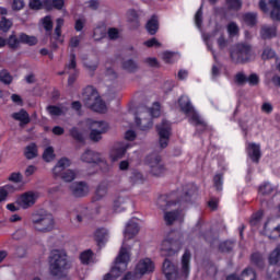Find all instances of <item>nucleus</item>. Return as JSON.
Instances as JSON below:
<instances>
[{
  "instance_id": "15",
  "label": "nucleus",
  "mask_w": 280,
  "mask_h": 280,
  "mask_svg": "<svg viewBox=\"0 0 280 280\" xmlns=\"http://www.w3.org/2000/svg\"><path fill=\"white\" fill-rule=\"evenodd\" d=\"M148 161L153 176H163L165 174V165L161 161V155L153 154L148 158Z\"/></svg>"
},
{
  "instance_id": "13",
  "label": "nucleus",
  "mask_w": 280,
  "mask_h": 280,
  "mask_svg": "<svg viewBox=\"0 0 280 280\" xmlns=\"http://www.w3.org/2000/svg\"><path fill=\"white\" fill-rule=\"evenodd\" d=\"M156 130L159 135L160 148H167L170 137H172V125L167 120H162L161 125L156 126Z\"/></svg>"
},
{
  "instance_id": "27",
  "label": "nucleus",
  "mask_w": 280,
  "mask_h": 280,
  "mask_svg": "<svg viewBox=\"0 0 280 280\" xmlns=\"http://www.w3.org/2000/svg\"><path fill=\"white\" fill-rule=\"evenodd\" d=\"M24 156L28 160L36 159V156H38V148L36 147V143H31L25 148Z\"/></svg>"
},
{
  "instance_id": "37",
  "label": "nucleus",
  "mask_w": 280,
  "mask_h": 280,
  "mask_svg": "<svg viewBox=\"0 0 280 280\" xmlns=\"http://www.w3.org/2000/svg\"><path fill=\"white\" fill-rule=\"evenodd\" d=\"M122 69L125 71H128V73H135V71H137L139 67L137 66V62H135V60L129 59L122 62Z\"/></svg>"
},
{
  "instance_id": "40",
  "label": "nucleus",
  "mask_w": 280,
  "mask_h": 280,
  "mask_svg": "<svg viewBox=\"0 0 280 280\" xmlns=\"http://www.w3.org/2000/svg\"><path fill=\"white\" fill-rule=\"evenodd\" d=\"M257 279V273L253 268H246L242 275H241V280H256Z\"/></svg>"
},
{
  "instance_id": "42",
  "label": "nucleus",
  "mask_w": 280,
  "mask_h": 280,
  "mask_svg": "<svg viewBox=\"0 0 280 280\" xmlns=\"http://www.w3.org/2000/svg\"><path fill=\"white\" fill-rule=\"evenodd\" d=\"M128 21L132 24L133 28L139 27V14L135 10L128 11Z\"/></svg>"
},
{
  "instance_id": "51",
  "label": "nucleus",
  "mask_w": 280,
  "mask_h": 280,
  "mask_svg": "<svg viewBox=\"0 0 280 280\" xmlns=\"http://www.w3.org/2000/svg\"><path fill=\"white\" fill-rule=\"evenodd\" d=\"M144 124L141 121V118L136 117V124L138 126V128H140V130H150V128H152V126L154 125L152 121H148L145 124V120H143Z\"/></svg>"
},
{
  "instance_id": "47",
  "label": "nucleus",
  "mask_w": 280,
  "mask_h": 280,
  "mask_svg": "<svg viewBox=\"0 0 280 280\" xmlns=\"http://www.w3.org/2000/svg\"><path fill=\"white\" fill-rule=\"evenodd\" d=\"M176 52H172V51H164L162 54V59L164 60V62H166V65H172V62H175L176 59Z\"/></svg>"
},
{
  "instance_id": "22",
  "label": "nucleus",
  "mask_w": 280,
  "mask_h": 280,
  "mask_svg": "<svg viewBox=\"0 0 280 280\" xmlns=\"http://www.w3.org/2000/svg\"><path fill=\"white\" fill-rule=\"evenodd\" d=\"M270 19L272 21H280V0H269Z\"/></svg>"
},
{
  "instance_id": "32",
  "label": "nucleus",
  "mask_w": 280,
  "mask_h": 280,
  "mask_svg": "<svg viewBox=\"0 0 280 280\" xmlns=\"http://www.w3.org/2000/svg\"><path fill=\"white\" fill-rule=\"evenodd\" d=\"M20 43H22L23 45H30L32 47L38 43V39L35 36H30L25 33H21Z\"/></svg>"
},
{
  "instance_id": "33",
  "label": "nucleus",
  "mask_w": 280,
  "mask_h": 280,
  "mask_svg": "<svg viewBox=\"0 0 280 280\" xmlns=\"http://www.w3.org/2000/svg\"><path fill=\"white\" fill-rule=\"evenodd\" d=\"M81 264H94L95 260L93 258V252L91 249H86L80 255Z\"/></svg>"
},
{
  "instance_id": "49",
  "label": "nucleus",
  "mask_w": 280,
  "mask_h": 280,
  "mask_svg": "<svg viewBox=\"0 0 280 280\" xmlns=\"http://www.w3.org/2000/svg\"><path fill=\"white\" fill-rule=\"evenodd\" d=\"M262 219H264V212H256L252 215L249 220V224L252 226H257V224H259V222H261Z\"/></svg>"
},
{
  "instance_id": "26",
  "label": "nucleus",
  "mask_w": 280,
  "mask_h": 280,
  "mask_svg": "<svg viewBox=\"0 0 280 280\" xmlns=\"http://www.w3.org/2000/svg\"><path fill=\"white\" fill-rule=\"evenodd\" d=\"M212 183L217 191H222V187H224V172L217 173L213 176Z\"/></svg>"
},
{
  "instance_id": "10",
  "label": "nucleus",
  "mask_w": 280,
  "mask_h": 280,
  "mask_svg": "<svg viewBox=\"0 0 280 280\" xmlns=\"http://www.w3.org/2000/svg\"><path fill=\"white\" fill-rule=\"evenodd\" d=\"M81 161L83 163H93L94 165H98V167L103 172H108L110 170V166H108V163L106 160L102 156L101 153H97L93 150H86L82 155H81Z\"/></svg>"
},
{
  "instance_id": "44",
  "label": "nucleus",
  "mask_w": 280,
  "mask_h": 280,
  "mask_svg": "<svg viewBox=\"0 0 280 280\" xmlns=\"http://www.w3.org/2000/svg\"><path fill=\"white\" fill-rule=\"evenodd\" d=\"M250 260H252V264H254V266H257L258 268L264 267V257L261 256V254L259 253L252 254Z\"/></svg>"
},
{
  "instance_id": "61",
  "label": "nucleus",
  "mask_w": 280,
  "mask_h": 280,
  "mask_svg": "<svg viewBox=\"0 0 280 280\" xmlns=\"http://www.w3.org/2000/svg\"><path fill=\"white\" fill-rule=\"evenodd\" d=\"M107 34L110 40H117V38H119V30L117 28H109Z\"/></svg>"
},
{
  "instance_id": "3",
  "label": "nucleus",
  "mask_w": 280,
  "mask_h": 280,
  "mask_svg": "<svg viewBox=\"0 0 280 280\" xmlns=\"http://www.w3.org/2000/svg\"><path fill=\"white\" fill-rule=\"evenodd\" d=\"M191 261V253L186 250L182 256L180 268L177 269L176 266L168 259H165L163 262V272L167 280H185L189 278L190 267L189 264Z\"/></svg>"
},
{
  "instance_id": "46",
  "label": "nucleus",
  "mask_w": 280,
  "mask_h": 280,
  "mask_svg": "<svg viewBox=\"0 0 280 280\" xmlns=\"http://www.w3.org/2000/svg\"><path fill=\"white\" fill-rule=\"evenodd\" d=\"M70 137L74 138L75 141H78L79 143H83L84 141V136L82 135V132H80V130L77 127L70 129Z\"/></svg>"
},
{
  "instance_id": "35",
  "label": "nucleus",
  "mask_w": 280,
  "mask_h": 280,
  "mask_svg": "<svg viewBox=\"0 0 280 280\" xmlns=\"http://www.w3.org/2000/svg\"><path fill=\"white\" fill-rule=\"evenodd\" d=\"M228 34L230 38H235V36H240V26L235 22H230L226 26Z\"/></svg>"
},
{
  "instance_id": "59",
  "label": "nucleus",
  "mask_w": 280,
  "mask_h": 280,
  "mask_svg": "<svg viewBox=\"0 0 280 280\" xmlns=\"http://www.w3.org/2000/svg\"><path fill=\"white\" fill-rule=\"evenodd\" d=\"M11 183H23V175L21 173H12L9 176Z\"/></svg>"
},
{
  "instance_id": "58",
  "label": "nucleus",
  "mask_w": 280,
  "mask_h": 280,
  "mask_svg": "<svg viewBox=\"0 0 280 280\" xmlns=\"http://www.w3.org/2000/svg\"><path fill=\"white\" fill-rule=\"evenodd\" d=\"M10 190V185L0 187V202H3L8 199V191Z\"/></svg>"
},
{
  "instance_id": "55",
  "label": "nucleus",
  "mask_w": 280,
  "mask_h": 280,
  "mask_svg": "<svg viewBox=\"0 0 280 280\" xmlns=\"http://www.w3.org/2000/svg\"><path fill=\"white\" fill-rule=\"evenodd\" d=\"M10 27H12V21H10L5 18H2L1 21H0V30L2 32H9Z\"/></svg>"
},
{
  "instance_id": "20",
  "label": "nucleus",
  "mask_w": 280,
  "mask_h": 280,
  "mask_svg": "<svg viewBox=\"0 0 280 280\" xmlns=\"http://www.w3.org/2000/svg\"><path fill=\"white\" fill-rule=\"evenodd\" d=\"M161 255L164 257H171V255H175L176 250H174V242L170 238H165L160 244Z\"/></svg>"
},
{
  "instance_id": "6",
  "label": "nucleus",
  "mask_w": 280,
  "mask_h": 280,
  "mask_svg": "<svg viewBox=\"0 0 280 280\" xmlns=\"http://www.w3.org/2000/svg\"><path fill=\"white\" fill-rule=\"evenodd\" d=\"M71 165V160L62 158L58 161L56 166L52 168V174L56 178H61L65 183H71L75 180V171L67 170Z\"/></svg>"
},
{
  "instance_id": "60",
  "label": "nucleus",
  "mask_w": 280,
  "mask_h": 280,
  "mask_svg": "<svg viewBox=\"0 0 280 280\" xmlns=\"http://www.w3.org/2000/svg\"><path fill=\"white\" fill-rule=\"evenodd\" d=\"M247 82L250 86H257V84H259V75L252 73L248 78H247Z\"/></svg>"
},
{
  "instance_id": "57",
  "label": "nucleus",
  "mask_w": 280,
  "mask_h": 280,
  "mask_svg": "<svg viewBox=\"0 0 280 280\" xmlns=\"http://www.w3.org/2000/svg\"><path fill=\"white\" fill-rule=\"evenodd\" d=\"M234 80L236 84H238L240 86H242L245 82H247V78H246V74H244V72L236 73Z\"/></svg>"
},
{
  "instance_id": "36",
  "label": "nucleus",
  "mask_w": 280,
  "mask_h": 280,
  "mask_svg": "<svg viewBox=\"0 0 280 280\" xmlns=\"http://www.w3.org/2000/svg\"><path fill=\"white\" fill-rule=\"evenodd\" d=\"M225 5L228 10L240 12L242 10V0H225Z\"/></svg>"
},
{
  "instance_id": "5",
  "label": "nucleus",
  "mask_w": 280,
  "mask_h": 280,
  "mask_svg": "<svg viewBox=\"0 0 280 280\" xmlns=\"http://www.w3.org/2000/svg\"><path fill=\"white\" fill-rule=\"evenodd\" d=\"M178 104L180 110L186 115V117H188L189 124L196 126V128H199L200 130H205L207 128V121H205L202 116L196 112L188 96H180Z\"/></svg>"
},
{
  "instance_id": "18",
  "label": "nucleus",
  "mask_w": 280,
  "mask_h": 280,
  "mask_svg": "<svg viewBox=\"0 0 280 280\" xmlns=\"http://www.w3.org/2000/svg\"><path fill=\"white\" fill-rule=\"evenodd\" d=\"M70 189L75 198H82L89 194V185L84 182L72 184Z\"/></svg>"
},
{
  "instance_id": "28",
  "label": "nucleus",
  "mask_w": 280,
  "mask_h": 280,
  "mask_svg": "<svg viewBox=\"0 0 280 280\" xmlns=\"http://www.w3.org/2000/svg\"><path fill=\"white\" fill-rule=\"evenodd\" d=\"M57 25L55 28V40H58V43H65V39L62 36V25H65V20L62 18L57 19L56 21Z\"/></svg>"
},
{
  "instance_id": "25",
  "label": "nucleus",
  "mask_w": 280,
  "mask_h": 280,
  "mask_svg": "<svg viewBox=\"0 0 280 280\" xmlns=\"http://www.w3.org/2000/svg\"><path fill=\"white\" fill-rule=\"evenodd\" d=\"M147 31L151 36H154L156 32H159V19H156L155 15H153L148 22H147Z\"/></svg>"
},
{
  "instance_id": "17",
  "label": "nucleus",
  "mask_w": 280,
  "mask_h": 280,
  "mask_svg": "<svg viewBox=\"0 0 280 280\" xmlns=\"http://www.w3.org/2000/svg\"><path fill=\"white\" fill-rule=\"evenodd\" d=\"M100 94H97V90L92 85L86 86L82 93V100L85 106H90L94 100H97Z\"/></svg>"
},
{
  "instance_id": "54",
  "label": "nucleus",
  "mask_w": 280,
  "mask_h": 280,
  "mask_svg": "<svg viewBox=\"0 0 280 280\" xmlns=\"http://www.w3.org/2000/svg\"><path fill=\"white\" fill-rule=\"evenodd\" d=\"M275 56H277V54L270 47L265 48L261 54L262 60H270V58H275Z\"/></svg>"
},
{
  "instance_id": "52",
  "label": "nucleus",
  "mask_w": 280,
  "mask_h": 280,
  "mask_svg": "<svg viewBox=\"0 0 280 280\" xmlns=\"http://www.w3.org/2000/svg\"><path fill=\"white\" fill-rule=\"evenodd\" d=\"M148 115H151V117H161V105L159 103L154 104V107L151 109H145Z\"/></svg>"
},
{
  "instance_id": "62",
  "label": "nucleus",
  "mask_w": 280,
  "mask_h": 280,
  "mask_svg": "<svg viewBox=\"0 0 280 280\" xmlns=\"http://www.w3.org/2000/svg\"><path fill=\"white\" fill-rule=\"evenodd\" d=\"M105 77L107 80H117V72L113 68H107Z\"/></svg>"
},
{
  "instance_id": "38",
  "label": "nucleus",
  "mask_w": 280,
  "mask_h": 280,
  "mask_svg": "<svg viewBox=\"0 0 280 280\" xmlns=\"http://www.w3.org/2000/svg\"><path fill=\"white\" fill-rule=\"evenodd\" d=\"M243 21L246 25H249V27L257 25V13H245L243 15Z\"/></svg>"
},
{
  "instance_id": "56",
  "label": "nucleus",
  "mask_w": 280,
  "mask_h": 280,
  "mask_svg": "<svg viewBox=\"0 0 280 280\" xmlns=\"http://www.w3.org/2000/svg\"><path fill=\"white\" fill-rule=\"evenodd\" d=\"M43 25L46 32H51V30H54V22H51V16H45L43 20Z\"/></svg>"
},
{
  "instance_id": "9",
  "label": "nucleus",
  "mask_w": 280,
  "mask_h": 280,
  "mask_svg": "<svg viewBox=\"0 0 280 280\" xmlns=\"http://www.w3.org/2000/svg\"><path fill=\"white\" fill-rule=\"evenodd\" d=\"M150 272H154V262L150 258L141 259L136 266V273H127L124 280H135L139 279V277H143V275H150Z\"/></svg>"
},
{
  "instance_id": "50",
  "label": "nucleus",
  "mask_w": 280,
  "mask_h": 280,
  "mask_svg": "<svg viewBox=\"0 0 280 280\" xmlns=\"http://www.w3.org/2000/svg\"><path fill=\"white\" fill-rule=\"evenodd\" d=\"M54 148L48 147L44 153H43V159L46 161V163H50V161H54Z\"/></svg>"
},
{
  "instance_id": "63",
  "label": "nucleus",
  "mask_w": 280,
  "mask_h": 280,
  "mask_svg": "<svg viewBox=\"0 0 280 280\" xmlns=\"http://www.w3.org/2000/svg\"><path fill=\"white\" fill-rule=\"evenodd\" d=\"M145 47H161V44L159 43V40L156 38H151L147 42H144Z\"/></svg>"
},
{
  "instance_id": "31",
  "label": "nucleus",
  "mask_w": 280,
  "mask_h": 280,
  "mask_svg": "<svg viewBox=\"0 0 280 280\" xmlns=\"http://www.w3.org/2000/svg\"><path fill=\"white\" fill-rule=\"evenodd\" d=\"M272 191H275V186H272V184H270L268 182H265L258 188L259 196H270V194H272Z\"/></svg>"
},
{
  "instance_id": "4",
  "label": "nucleus",
  "mask_w": 280,
  "mask_h": 280,
  "mask_svg": "<svg viewBox=\"0 0 280 280\" xmlns=\"http://www.w3.org/2000/svg\"><path fill=\"white\" fill-rule=\"evenodd\" d=\"M67 268H69L67 252L65 249H52L49 256V273L52 277H65Z\"/></svg>"
},
{
  "instance_id": "43",
  "label": "nucleus",
  "mask_w": 280,
  "mask_h": 280,
  "mask_svg": "<svg viewBox=\"0 0 280 280\" xmlns=\"http://www.w3.org/2000/svg\"><path fill=\"white\" fill-rule=\"evenodd\" d=\"M178 213H180V212H176V211L165 212L164 220H165L166 224H174V222H176V220H178Z\"/></svg>"
},
{
  "instance_id": "11",
  "label": "nucleus",
  "mask_w": 280,
  "mask_h": 280,
  "mask_svg": "<svg viewBox=\"0 0 280 280\" xmlns=\"http://www.w3.org/2000/svg\"><path fill=\"white\" fill-rule=\"evenodd\" d=\"M89 126H90V139L91 141H94L95 143H97V141H100L102 139L103 135H106V132H108L109 126L108 122L103 121V120H90L89 121Z\"/></svg>"
},
{
  "instance_id": "19",
  "label": "nucleus",
  "mask_w": 280,
  "mask_h": 280,
  "mask_svg": "<svg viewBox=\"0 0 280 280\" xmlns=\"http://www.w3.org/2000/svg\"><path fill=\"white\" fill-rule=\"evenodd\" d=\"M128 150V145L117 143L114 145L113 150L110 151V159L113 162L119 161V159H124L126 155V151Z\"/></svg>"
},
{
  "instance_id": "23",
  "label": "nucleus",
  "mask_w": 280,
  "mask_h": 280,
  "mask_svg": "<svg viewBox=\"0 0 280 280\" xmlns=\"http://www.w3.org/2000/svg\"><path fill=\"white\" fill-rule=\"evenodd\" d=\"M88 108H91L95 113H106V103H104V101H102V98L98 96L90 105H88Z\"/></svg>"
},
{
  "instance_id": "48",
  "label": "nucleus",
  "mask_w": 280,
  "mask_h": 280,
  "mask_svg": "<svg viewBox=\"0 0 280 280\" xmlns=\"http://www.w3.org/2000/svg\"><path fill=\"white\" fill-rule=\"evenodd\" d=\"M0 81L3 84H12V75L9 73L8 70L0 71Z\"/></svg>"
},
{
  "instance_id": "16",
  "label": "nucleus",
  "mask_w": 280,
  "mask_h": 280,
  "mask_svg": "<svg viewBox=\"0 0 280 280\" xmlns=\"http://www.w3.org/2000/svg\"><path fill=\"white\" fill-rule=\"evenodd\" d=\"M245 150L247 156L253 161V163H259V160L261 159V144L247 142Z\"/></svg>"
},
{
  "instance_id": "45",
  "label": "nucleus",
  "mask_w": 280,
  "mask_h": 280,
  "mask_svg": "<svg viewBox=\"0 0 280 280\" xmlns=\"http://www.w3.org/2000/svg\"><path fill=\"white\" fill-rule=\"evenodd\" d=\"M47 110H48L49 115H52V117H60V115H65V109H62V107H58L56 105L48 106Z\"/></svg>"
},
{
  "instance_id": "39",
  "label": "nucleus",
  "mask_w": 280,
  "mask_h": 280,
  "mask_svg": "<svg viewBox=\"0 0 280 280\" xmlns=\"http://www.w3.org/2000/svg\"><path fill=\"white\" fill-rule=\"evenodd\" d=\"M235 246V243L232 241H224L219 244L220 253H231Z\"/></svg>"
},
{
  "instance_id": "21",
  "label": "nucleus",
  "mask_w": 280,
  "mask_h": 280,
  "mask_svg": "<svg viewBox=\"0 0 280 280\" xmlns=\"http://www.w3.org/2000/svg\"><path fill=\"white\" fill-rule=\"evenodd\" d=\"M108 237H109L108 230L104 228L97 229L94 233V240L97 246H100V248L106 245V242H108Z\"/></svg>"
},
{
  "instance_id": "34",
  "label": "nucleus",
  "mask_w": 280,
  "mask_h": 280,
  "mask_svg": "<svg viewBox=\"0 0 280 280\" xmlns=\"http://www.w3.org/2000/svg\"><path fill=\"white\" fill-rule=\"evenodd\" d=\"M261 38H273V36H277V28L270 27V26H264L260 31Z\"/></svg>"
},
{
  "instance_id": "64",
  "label": "nucleus",
  "mask_w": 280,
  "mask_h": 280,
  "mask_svg": "<svg viewBox=\"0 0 280 280\" xmlns=\"http://www.w3.org/2000/svg\"><path fill=\"white\" fill-rule=\"evenodd\" d=\"M13 10H23L25 8V2L23 0H13Z\"/></svg>"
},
{
  "instance_id": "41",
  "label": "nucleus",
  "mask_w": 280,
  "mask_h": 280,
  "mask_svg": "<svg viewBox=\"0 0 280 280\" xmlns=\"http://www.w3.org/2000/svg\"><path fill=\"white\" fill-rule=\"evenodd\" d=\"M279 260H280V246H277L275 250H272L271 254L269 255V264L271 266H275L279 264Z\"/></svg>"
},
{
  "instance_id": "30",
  "label": "nucleus",
  "mask_w": 280,
  "mask_h": 280,
  "mask_svg": "<svg viewBox=\"0 0 280 280\" xmlns=\"http://www.w3.org/2000/svg\"><path fill=\"white\" fill-rule=\"evenodd\" d=\"M108 194V184L105 182H102L95 192V199L96 200H102V198H105V196Z\"/></svg>"
},
{
  "instance_id": "14",
  "label": "nucleus",
  "mask_w": 280,
  "mask_h": 280,
  "mask_svg": "<svg viewBox=\"0 0 280 280\" xmlns=\"http://www.w3.org/2000/svg\"><path fill=\"white\" fill-rule=\"evenodd\" d=\"M40 198V194L37 191H26L23 192L18 199L16 205L21 207V209H30L31 207H34L36 205V200Z\"/></svg>"
},
{
  "instance_id": "12",
  "label": "nucleus",
  "mask_w": 280,
  "mask_h": 280,
  "mask_svg": "<svg viewBox=\"0 0 280 280\" xmlns=\"http://www.w3.org/2000/svg\"><path fill=\"white\" fill-rule=\"evenodd\" d=\"M65 5V0H30L28 7L31 10H42L44 8L45 10H62V7Z\"/></svg>"
},
{
  "instance_id": "2",
  "label": "nucleus",
  "mask_w": 280,
  "mask_h": 280,
  "mask_svg": "<svg viewBox=\"0 0 280 280\" xmlns=\"http://www.w3.org/2000/svg\"><path fill=\"white\" fill-rule=\"evenodd\" d=\"M196 196H198V186L187 184L180 190L173 191L168 196H161L158 205L162 211H185L191 207Z\"/></svg>"
},
{
  "instance_id": "24",
  "label": "nucleus",
  "mask_w": 280,
  "mask_h": 280,
  "mask_svg": "<svg viewBox=\"0 0 280 280\" xmlns=\"http://www.w3.org/2000/svg\"><path fill=\"white\" fill-rule=\"evenodd\" d=\"M12 117L15 119V121L21 122V126L30 124V114H27L25 109H21L18 113H13Z\"/></svg>"
},
{
  "instance_id": "8",
  "label": "nucleus",
  "mask_w": 280,
  "mask_h": 280,
  "mask_svg": "<svg viewBox=\"0 0 280 280\" xmlns=\"http://www.w3.org/2000/svg\"><path fill=\"white\" fill-rule=\"evenodd\" d=\"M232 61L236 65L249 62L253 58V47L248 44H237L236 48L231 52Z\"/></svg>"
},
{
  "instance_id": "1",
  "label": "nucleus",
  "mask_w": 280,
  "mask_h": 280,
  "mask_svg": "<svg viewBox=\"0 0 280 280\" xmlns=\"http://www.w3.org/2000/svg\"><path fill=\"white\" fill-rule=\"evenodd\" d=\"M138 233L139 223L137 222V219L129 220L124 231V241L119 254L116 257L109 273L105 275L103 280H117L118 277H121V273L126 272L130 261V248L128 247V240H132V237H135Z\"/></svg>"
},
{
  "instance_id": "53",
  "label": "nucleus",
  "mask_w": 280,
  "mask_h": 280,
  "mask_svg": "<svg viewBox=\"0 0 280 280\" xmlns=\"http://www.w3.org/2000/svg\"><path fill=\"white\" fill-rule=\"evenodd\" d=\"M195 24L197 25L198 30H202V5L195 14Z\"/></svg>"
},
{
  "instance_id": "29",
  "label": "nucleus",
  "mask_w": 280,
  "mask_h": 280,
  "mask_svg": "<svg viewBox=\"0 0 280 280\" xmlns=\"http://www.w3.org/2000/svg\"><path fill=\"white\" fill-rule=\"evenodd\" d=\"M7 45L10 49L16 51V49L21 47V37H16L15 34L10 35L9 38L7 39Z\"/></svg>"
},
{
  "instance_id": "7",
  "label": "nucleus",
  "mask_w": 280,
  "mask_h": 280,
  "mask_svg": "<svg viewBox=\"0 0 280 280\" xmlns=\"http://www.w3.org/2000/svg\"><path fill=\"white\" fill-rule=\"evenodd\" d=\"M32 223L35 231L47 233L54 229V217L47 212H35L32 215Z\"/></svg>"
}]
</instances>
